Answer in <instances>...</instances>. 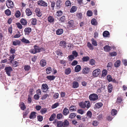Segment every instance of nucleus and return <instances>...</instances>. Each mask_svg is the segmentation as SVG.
Masks as SVG:
<instances>
[{
    "label": "nucleus",
    "mask_w": 127,
    "mask_h": 127,
    "mask_svg": "<svg viewBox=\"0 0 127 127\" xmlns=\"http://www.w3.org/2000/svg\"><path fill=\"white\" fill-rule=\"evenodd\" d=\"M34 48L32 49L30 51V53L33 54H35L37 53L40 52L41 51H44L45 50L44 48H40V47L34 45L33 46Z\"/></svg>",
    "instance_id": "obj_1"
},
{
    "label": "nucleus",
    "mask_w": 127,
    "mask_h": 127,
    "mask_svg": "<svg viewBox=\"0 0 127 127\" xmlns=\"http://www.w3.org/2000/svg\"><path fill=\"white\" fill-rule=\"evenodd\" d=\"M74 21L73 20L69 21L67 23V27L68 28L71 30H74L75 28L74 25Z\"/></svg>",
    "instance_id": "obj_2"
},
{
    "label": "nucleus",
    "mask_w": 127,
    "mask_h": 127,
    "mask_svg": "<svg viewBox=\"0 0 127 127\" xmlns=\"http://www.w3.org/2000/svg\"><path fill=\"white\" fill-rule=\"evenodd\" d=\"M89 99L91 101H95L98 98V95L95 94H91L89 96Z\"/></svg>",
    "instance_id": "obj_3"
},
{
    "label": "nucleus",
    "mask_w": 127,
    "mask_h": 127,
    "mask_svg": "<svg viewBox=\"0 0 127 127\" xmlns=\"http://www.w3.org/2000/svg\"><path fill=\"white\" fill-rule=\"evenodd\" d=\"M4 70L7 75L10 76L11 72L13 70L12 67H6L5 68Z\"/></svg>",
    "instance_id": "obj_4"
},
{
    "label": "nucleus",
    "mask_w": 127,
    "mask_h": 127,
    "mask_svg": "<svg viewBox=\"0 0 127 127\" xmlns=\"http://www.w3.org/2000/svg\"><path fill=\"white\" fill-rule=\"evenodd\" d=\"M100 70L99 69H97L93 71V72L92 75L93 76L96 77L100 74Z\"/></svg>",
    "instance_id": "obj_5"
},
{
    "label": "nucleus",
    "mask_w": 127,
    "mask_h": 127,
    "mask_svg": "<svg viewBox=\"0 0 127 127\" xmlns=\"http://www.w3.org/2000/svg\"><path fill=\"white\" fill-rule=\"evenodd\" d=\"M38 5L44 7H46L48 5L47 3L43 0H39L38 1Z\"/></svg>",
    "instance_id": "obj_6"
},
{
    "label": "nucleus",
    "mask_w": 127,
    "mask_h": 127,
    "mask_svg": "<svg viewBox=\"0 0 127 127\" xmlns=\"http://www.w3.org/2000/svg\"><path fill=\"white\" fill-rule=\"evenodd\" d=\"M7 2L6 5L9 8H11L13 7V2L11 0H8Z\"/></svg>",
    "instance_id": "obj_7"
},
{
    "label": "nucleus",
    "mask_w": 127,
    "mask_h": 127,
    "mask_svg": "<svg viewBox=\"0 0 127 127\" xmlns=\"http://www.w3.org/2000/svg\"><path fill=\"white\" fill-rule=\"evenodd\" d=\"M32 31L31 28L30 27L26 28L24 30L25 34L28 35Z\"/></svg>",
    "instance_id": "obj_8"
},
{
    "label": "nucleus",
    "mask_w": 127,
    "mask_h": 127,
    "mask_svg": "<svg viewBox=\"0 0 127 127\" xmlns=\"http://www.w3.org/2000/svg\"><path fill=\"white\" fill-rule=\"evenodd\" d=\"M79 106L82 108H85V107L88 108L90 106V104H79Z\"/></svg>",
    "instance_id": "obj_9"
},
{
    "label": "nucleus",
    "mask_w": 127,
    "mask_h": 127,
    "mask_svg": "<svg viewBox=\"0 0 127 127\" xmlns=\"http://www.w3.org/2000/svg\"><path fill=\"white\" fill-rule=\"evenodd\" d=\"M90 68L87 67H85L83 69L82 72L84 74H87L90 71Z\"/></svg>",
    "instance_id": "obj_10"
},
{
    "label": "nucleus",
    "mask_w": 127,
    "mask_h": 127,
    "mask_svg": "<svg viewBox=\"0 0 127 127\" xmlns=\"http://www.w3.org/2000/svg\"><path fill=\"white\" fill-rule=\"evenodd\" d=\"M66 42L64 41H61L59 43V45L64 48H65L66 47Z\"/></svg>",
    "instance_id": "obj_11"
},
{
    "label": "nucleus",
    "mask_w": 127,
    "mask_h": 127,
    "mask_svg": "<svg viewBox=\"0 0 127 127\" xmlns=\"http://www.w3.org/2000/svg\"><path fill=\"white\" fill-rule=\"evenodd\" d=\"M35 11L37 15L39 17H40L41 16V13L40 12V10L39 8H36Z\"/></svg>",
    "instance_id": "obj_12"
},
{
    "label": "nucleus",
    "mask_w": 127,
    "mask_h": 127,
    "mask_svg": "<svg viewBox=\"0 0 127 127\" xmlns=\"http://www.w3.org/2000/svg\"><path fill=\"white\" fill-rule=\"evenodd\" d=\"M26 15L28 16H31L32 14V12L29 8H27L26 10Z\"/></svg>",
    "instance_id": "obj_13"
},
{
    "label": "nucleus",
    "mask_w": 127,
    "mask_h": 127,
    "mask_svg": "<svg viewBox=\"0 0 127 127\" xmlns=\"http://www.w3.org/2000/svg\"><path fill=\"white\" fill-rule=\"evenodd\" d=\"M121 64V61L120 60H117L114 63V66L116 67H118L120 66Z\"/></svg>",
    "instance_id": "obj_14"
},
{
    "label": "nucleus",
    "mask_w": 127,
    "mask_h": 127,
    "mask_svg": "<svg viewBox=\"0 0 127 127\" xmlns=\"http://www.w3.org/2000/svg\"><path fill=\"white\" fill-rule=\"evenodd\" d=\"M69 113V110L66 107L65 108L63 111V114L65 116L67 115Z\"/></svg>",
    "instance_id": "obj_15"
},
{
    "label": "nucleus",
    "mask_w": 127,
    "mask_h": 127,
    "mask_svg": "<svg viewBox=\"0 0 127 127\" xmlns=\"http://www.w3.org/2000/svg\"><path fill=\"white\" fill-rule=\"evenodd\" d=\"M71 72V70L69 68H68L65 69L64 71L65 74L67 75L70 74Z\"/></svg>",
    "instance_id": "obj_16"
},
{
    "label": "nucleus",
    "mask_w": 127,
    "mask_h": 127,
    "mask_svg": "<svg viewBox=\"0 0 127 127\" xmlns=\"http://www.w3.org/2000/svg\"><path fill=\"white\" fill-rule=\"evenodd\" d=\"M40 64L41 66L44 67L46 65V62L45 60L44 59H42L40 61Z\"/></svg>",
    "instance_id": "obj_17"
},
{
    "label": "nucleus",
    "mask_w": 127,
    "mask_h": 127,
    "mask_svg": "<svg viewBox=\"0 0 127 127\" xmlns=\"http://www.w3.org/2000/svg\"><path fill=\"white\" fill-rule=\"evenodd\" d=\"M48 20L49 22L50 23H52L54 21V17L51 16H49L48 18Z\"/></svg>",
    "instance_id": "obj_18"
},
{
    "label": "nucleus",
    "mask_w": 127,
    "mask_h": 127,
    "mask_svg": "<svg viewBox=\"0 0 127 127\" xmlns=\"http://www.w3.org/2000/svg\"><path fill=\"white\" fill-rule=\"evenodd\" d=\"M81 69V67L79 65H77L75 68V71L77 72L80 71Z\"/></svg>",
    "instance_id": "obj_19"
},
{
    "label": "nucleus",
    "mask_w": 127,
    "mask_h": 127,
    "mask_svg": "<svg viewBox=\"0 0 127 127\" xmlns=\"http://www.w3.org/2000/svg\"><path fill=\"white\" fill-rule=\"evenodd\" d=\"M21 41L23 43L26 44H29L30 43L29 41L26 39L24 37H23L21 40Z\"/></svg>",
    "instance_id": "obj_20"
},
{
    "label": "nucleus",
    "mask_w": 127,
    "mask_h": 127,
    "mask_svg": "<svg viewBox=\"0 0 127 127\" xmlns=\"http://www.w3.org/2000/svg\"><path fill=\"white\" fill-rule=\"evenodd\" d=\"M13 45L16 46L18 45H20L21 43V41L19 40H16L13 41L12 42Z\"/></svg>",
    "instance_id": "obj_21"
},
{
    "label": "nucleus",
    "mask_w": 127,
    "mask_h": 127,
    "mask_svg": "<svg viewBox=\"0 0 127 127\" xmlns=\"http://www.w3.org/2000/svg\"><path fill=\"white\" fill-rule=\"evenodd\" d=\"M20 22L24 26L26 25L27 23V21L26 20L24 19H21L20 21Z\"/></svg>",
    "instance_id": "obj_22"
},
{
    "label": "nucleus",
    "mask_w": 127,
    "mask_h": 127,
    "mask_svg": "<svg viewBox=\"0 0 127 127\" xmlns=\"http://www.w3.org/2000/svg\"><path fill=\"white\" fill-rule=\"evenodd\" d=\"M77 10V7L75 6H73L70 10V12L71 13H73L75 12Z\"/></svg>",
    "instance_id": "obj_23"
},
{
    "label": "nucleus",
    "mask_w": 127,
    "mask_h": 127,
    "mask_svg": "<svg viewBox=\"0 0 127 127\" xmlns=\"http://www.w3.org/2000/svg\"><path fill=\"white\" fill-rule=\"evenodd\" d=\"M113 88L112 85L111 84H109L107 87L108 92L110 93L111 92L113 89Z\"/></svg>",
    "instance_id": "obj_24"
},
{
    "label": "nucleus",
    "mask_w": 127,
    "mask_h": 127,
    "mask_svg": "<svg viewBox=\"0 0 127 127\" xmlns=\"http://www.w3.org/2000/svg\"><path fill=\"white\" fill-rule=\"evenodd\" d=\"M104 49L105 51L108 52L110 50L111 47L109 45H106L104 47Z\"/></svg>",
    "instance_id": "obj_25"
},
{
    "label": "nucleus",
    "mask_w": 127,
    "mask_h": 127,
    "mask_svg": "<svg viewBox=\"0 0 127 127\" xmlns=\"http://www.w3.org/2000/svg\"><path fill=\"white\" fill-rule=\"evenodd\" d=\"M79 86V84L76 81H74L73 82L72 84L73 87L74 88H77Z\"/></svg>",
    "instance_id": "obj_26"
},
{
    "label": "nucleus",
    "mask_w": 127,
    "mask_h": 127,
    "mask_svg": "<svg viewBox=\"0 0 127 127\" xmlns=\"http://www.w3.org/2000/svg\"><path fill=\"white\" fill-rule=\"evenodd\" d=\"M36 112H32L30 115L29 118L30 119H33L36 117Z\"/></svg>",
    "instance_id": "obj_27"
},
{
    "label": "nucleus",
    "mask_w": 127,
    "mask_h": 127,
    "mask_svg": "<svg viewBox=\"0 0 127 127\" xmlns=\"http://www.w3.org/2000/svg\"><path fill=\"white\" fill-rule=\"evenodd\" d=\"M63 30L62 29H58L56 31V34L58 35L61 34L63 33Z\"/></svg>",
    "instance_id": "obj_28"
},
{
    "label": "nucleus",
    "mask_w": 127,
    "mask_h": 127,
    "mask_svg": "<svg viewBox=\"0 0 127 127\" xmlns=\"http://www.w3.org/2000/svg\"><path fill=\"white\" fill-rule=\"evenodd\" d=\"M31 23L33 25H35L36 24L37 20L35 18H32L31 19Z\"/></svg>",
    "instance_id": "obj_29"
},
{
    "label": "nucleus",
    "mask_w": 127,
    "mask_h": 127,
    "mask_svg": "<svg viewBox=\"0 0 127 127\" xmlns=\"http://www.w3.org/2000/svg\"><path fill=\"white\" fill-rule=\"evenodd\" d=\"M55 78V77L54 75L48 76L46 77V78L50 81L54 80Z\"/></svg>",
    "instance_id": "obj_30"
},
{
    "label": "nucleus",
    "mask_w": 127,
    "mask_h": 127,
    "mask_svg": "<svg viewBox=\"0 0 127 127\" xmlns=\"http://www.w3.org/2000/svg\"><path fill=\"white\" fill-rule=\"evenodd\" d=\"M109 34L110 33L109 32L107 31H104L103 33V36L104 37H108Z\"/></svg>",
    "instance_id": "obj_31"
},
{
    "label": "nucleus",
    "mask_w": 127,
    "mask_h": 127,
    "mask_svg": "<svg viewBox=\"0 0 127 127\" xmlns=\"http://www.w3.org/2000/svg\"><path fill=\"white\" fill-rule=\"evenodd\" d=\"M91 22L92 24L94 25H96L97 24L96 20L94 18L92 19Z\"/></svg>",
    "instance_id": "obj_32"
},
{
    "label": "nucleus",
    "mask_w": 127,
    "mask_h": 127,
    "mask_svg": "<svg viewBox=\"0 0 127 127\" xmlns=\"http://www.w3.org/2000/svg\"><path fill=\"white\" fill-rule=\"evenodd\" d=\"M63 127H66L69 125L68 121L67 120H65L64 122H63Z\"/></svg>",
    "instance_id": "obj_33"
},
{
    "label": "nucleus",
    "mask_w": 127,
    "mask_h": 127,
    "mask_svg": "<svg viewBox=\"0 0 127 127\" xmlns=\"http://www.w3.org/2000/svg\"><path fill=\"white\" fill-rule=\"evenodd\" d=\"M41 89L44 90L48 89V86L46 84H43L42 86Z\"/></svg>",
    "instance_id": "obj_34"
},
{
    "label": "nucleus",
    "mask_w": 127,
    "mask_h": 127,
    "mask_svg": "<svg viewBox=\"0 0 127 127\" xmlns=\"http://www.w3.org/2000/svg\"><path fill=\"white\" fill-rule=\"evenodd\" d=\"M87 46L91 50H93L94 49L93 46L89 42L87 43Z\"/></svg>",
    "instance_id": "obj_35"
},
{
    "label": "nucleus",
    "mask_w": 127,
    "mask_h": 127,
    "mask_svg": "<svg viewBox=\"0 0 127 127\" xmlns=\"http://www.w3.org/2000/svg\"><path fill=\"white\" fill-rule=\"evenodd\" d=\"M61 0H58L57 1L56 6L60 8L61 6V4L62 3Z\"/></svg>",
    "instance_id": "obj_36"
},
{
    "label": "nucleus",
    "mask_w": 127,
    "mask_h": 127,
    "mask_svg": "<svg viewBox=\"0 0 127 127\" xmlns=\"http://www.w3.org/2000/svg\"><path fill=\"white\" fill-rule=\"evenodd\" d=\"M90 59L89 57L88 56H85L83 57L82 60L83 62H87Z\"/></svg>",
    "instance_id": "obj_37"
},
{
    "label": "nucleus",
    "mask_w": 127,
    "mask_h": 127,
    "mask_svg": "<svg viewBox=\"0 0 127 127\" xmlns=\"http://www.w3.org/2000/svg\"><path fill=\"white\" fill-rule=\"evenodd\" d=\"M70 111H74L76 110V108L75 106L72 105L69 108Z\"/></svg>",
    "instance_id": "obj_38"
},
{
    "label": "nucleus",
    "mask_w": 127,
    "mask_h": 127,
    "mask_svg": "<svg viewBox=\"0 0 127 127\" xmlns=\"http://www.w3.org/2000/svg\"><path fill=\"white\" fill-rule=\"evenodd\" d=\"M56 114L55 113H53L51 115V117L49 119V120L50 121H52L55 118Z\"/></svg>",
    "instance_id": "obj_39"
},
{
    "label": "nucleus",
    "mask_w": 127,
    "mask_h": 127,
    "mask_svg": "<svg viewBox=\"0 0 127 127\" xmlns=\"http://www.w3.org/2000/svg\"><path fill=\"white\" fill-rule=\"evenodd\" d=\"M117 111L115 109H113L111 112V114L112 116L116 115L117 113Z\"/></svg>",
    "instance_id": "obj_40"
},
{
    "label": "nucleus",
    "mask_w": 127,
    "mask_h": 127,
    "mask_svg": "<svg viewBox=\"0 0 127 127\" xmlns=\"http://www.w3.org/2000/svg\"><path fill=\"white\" fill-rule=\"evenodd\" d=\"M92 41V44L95 46H96L97 45V43L96 41L94 38H93L91 40Z\"/></svg>",
    "instance_id": "obj_41"
},
{
    "label": "nucleus",
    "mask_w": 127,
    "mask_h": 127,
    "mask_svg": "<svg viewBox=\"0 0 127 127\" xmlns=\"http://www.w3.org/2000/svg\"><path fill=\"white\" fill-rule=\"evenodd\" d=\"M76 116V113H72L70 114L69 116V118L72 119L74 118Z\"/></svg>",
    "instance_id": "obj_42"
},
{
    "label": "nucleus",
    "mask_w": 127,
    "mask_h": 127,
    "mask_svg": "<svg viewBox=\"0 0 127 127\" xmlns=\"http://www.w3.org/2000/svg\"><path fill=\"white\" fill-rule=\"evenodd\" d=\"M86 115L89 118H91L92 116V113L90 111H89L87 112Z\"/></svg>",
    "instance_id": "obj_43"
},
{
    "label": "nucleus",
    "mask_w": 127,
    "mask_h": 127,
    "mask_svg": "<svg viewBox=\"0 0 127 127\" xmlns=\"http://www.w3.org/2000/svg\"><path fill=\"white\" fill-rule=\"evenodd\" d=\"M63 122L62 121H59L58 122L57 125V127H63Z\"/></svg>",
    "instance_id": "obj_44"
},
{
    "label": "nucleus",
    "mask_w": 127,
    "mask_h": 127,
    "mask_svg": "<svg viewBox=\"0 0 127 127\" xmlns=\"http://www.w3.org/2000/svg\"><path fill=\"white\" fill-rule=\"evenodd\" d=\"M24 69L25 71H28L31 68L30 66L29 65H25L24 66Z\"/></svg>",
    "instance_id": "obj_45"
},
{
    "label": "nucleus",
    "mask_w": 127,
    "mask_h": 127,
    "mask_svg": "<svg viewBox=\"0 0 127 127\" xmlns=\"http://www.w3.org/2000/svg\"><path fill=\"white\" fill-rule=\"evenodd\" d=\"M15 57V55L14 54H12L9 57V60L10 61V62L11 63Z\"/></svg>",
    "instance_id": "obj_46"
},
{
    "label": "nucleus",
    "mask_w": 127,
    "mask_h": 127,
    "mask_svg": "<svg viewBox=\"0 0 127 127\" xmlns=\"http://www.w3.org/2000/svg\"><path fill=\"white\" fill-rule=\"evenodd\" d=\"M107 71L106 69H103L102 71V76L103 77H105L107 75Z\"/></svg>",
    "instance_id": "obj_47"
},
{
    "label": "nucleus",
    "mask_w": 127,
    "mask_h": 127,
    "mask_svg": "<svg viewBox=\"0 0 127 127\" xmlns=\"http://www.w3.org/2000/svg\"><path fill=\"white\" fill-rule=\"evenodd\" d=\"M71 5V3L70 1L69 0H67L65 1V5L66 6L68 7L69 6H70Z\"/></svg>",
    "instance_id": "obj_48"
},
{
    "label": "nucleus",
    "mask_w": 127,
    "mask_h": 127,
    "mask_svg": "<svg viewBox=\"0 0 127 127\" xmlns=\"http://www.w3.org/2000/svg\"><path fill=\"white\" fill-rule=\"evenodd\" d=\"M5 14L7 16H9L11 14V11L9 9H7L5 11Z\"/></svg>",
    "instance_id": "obj_49"
},
{
    "label": "nucleus",
    "mask_w": 127,
    "mask_h": 127,
    "mask_svg": "<svg viewBox=\"0 0 127 127\" xmlns=\"http://www.w3.org/2000/svg\"><path fill=\"white\" fill-rule=\"evenodd\" d=\"M19 106L20 107L21 110H25L26 108V107L24 104H20Z\"/></svg>",
    "instance_id": "obj_50"
},
{
    "label": "nucleus",
    "mask_w": 127,
    "mask_h": 127,
    "mask_svg": "<svg viewBox=\"0 0 127 127\" xmlns=\"http://www.w3.org/2000/svg\"><path fill=\"white\" fill-rule=\"evenodd\" d=\"M92 124L94 126H96L98 125V122L96 120L93 121L92 122Z\"/></svg>",
    "instance_id": "obj_51"
},
{
    "label": "nucleus",
    "mask_w": 127,
    "mask_h": 127,
    "mask_svg": "<svg viewBox=\"0 0 127 127\" xmlns=\"http://www.w3.org/2000/svg\"><path fill=\"white\" fill-rule=\"evenodd\" d=\"M19 63L16 61H14L12 63V66L14 67H16L18 66Z\"/></svg>",
    "instance_id": "obj_52"
},
{
    "label": "nucleus",
    "mask_w": 127,
    "mask_h": 127,
    "mask_svg": "<svg viewBox=\"0 0 127 127\" xmlns=\"http://www.w3.org/2000/svg\"><path fill=\"white\" fill-rule=\"evenodd\" d=\"M51 3V6L52 8V9L53 10L54 9V7L55 5V3L54 1H50Z\"/></svg>",
    "instance_id": "obj_53"
},
{
    "label": "nucleus",
    "mask_w": 127,
    "mask_h": 127,
    "mask_svg": "<svg viewBox=\"0 0 127 127\" xmlns=\"http://www.w3.org/2000/svg\"><path fill=\"white\" fill-rule=\"evenodd\" d=\"M76 16L79 19H81L82 17V14L81 13H77Z\"/></svg>",
    "instance_id": "obj_54"
},
{
    "label": "nucleus",
    "mask_w": 127,
    "mask_h": 127,
    "mask_svg": "<svg viewBox=\"0 0 127 127\" xmlns=\"http://www.w3.org/2000/svg\"><path fill=\"white\" fill-rule=\"evenodd\" d=\"M52 68L50 67H48L46 69V72L47 74L50 73L51 72Z\"/></svg>",
    "instance_id": "obj_55"
},
{
    "label": "nucleus",
    "mask_w": 127,
    "mask_h": 127,
    "mask_svg": "<svg viewBox=\"0 0 127 127\" xmlns=\"http://www.w3.org/2000/svg\"><path fill=\"white\" fill-rule=\"evenodd\" d=\"M17 27L19 29H21L22 28L23 26L21 24L19 23H16Z\"/></svg>",
    "instance_id": "obj_56"
},
{
    "label": "nucleus",
    "mask_w": 127,
    "mask_h": 127,
    "mask_svg": "<svg viewBox=\"0 0 127 127\" xmlns=\"http://www.w3.org/2000/svg\"><path fill=\"white\" fill-rule=\"evenodd\" d=\"M123 101L122 98L121 97H118L117 99V102L120 103Z\"/></svg>",
    "instance_id": "obj_57"
},
{
    "label": "nucleus",
    "mask_w": 127,
    "mask_h": 127,
    "mask_svg": "<svg viewBox=\"0 0 127 127\" xmlns=\"http://www.w3.org/2000/svg\"><path fill=\"white\" fill-rule=\"evenodd\" d=\"M21 15V13L20 11L19 10H18L16 11L15 15L16 18L19 17Z\"/></svg>",
    "instance_id": "obj_58"
},
{
    "label": "nucleus",
    "mask_w": 127,
    "mask_h": 127,
    "mask_svg": "<svg viewBox=\"0 0 127 127\" xmlns=\"http://www.w3.org/2000/svg\"><path fill=\"white\" fill-rule=\"evenodd\" d=\"M87 14L89 16H91L93 15V12L89 10L87 11Z\"/></svg>",
    "instance_id": "obj_59"
},
{
    "label": "nucleus",
    "mask_w": 127,
    "mask_h": 127,
    "mask_svg": "<svg viewBox=\"0 0 127 127\" xmlns=\"http://www.w3.org/2000/svg\"><path fill=\"white\" fill-rule=\"evenodd\" d=\"M37 119L38 121L39 122H41L43 120V118L42 116L38 115L37 116Z\"/></svg>",
    "instance_id": "obj_60"
},
{
    "label": "nucleus",
    "mask_w": 127,
    "mask_h": 127,
    "mask_svg": "<svg viewBox=\"0 0 127 127\" xmlns=\"http://www.w3.org/2000/svg\"><path fill=\"white\" fill-rule=\"evenodd\" d=\"M68 57L69 58V60L70 61L73 60L75 58L74 56L72 55L68 56Z\"/></svg>",
    "instance_id": "obj_61"
},
{
    "label": "nucleus",
    "mask_w": 127,
    "mask_h": 127,
    "mask_svg": "<svg viewBox=\"0 0 127 127\" xmlns=\"http://www.w3.org/2000/svg\"><path fill=\"white\" fill-rule=\"evenodd\" d=\"M47 111V110L46 108L42 109L40 110V112L42 114L45 113Z\"/></svg>",
    "instance_id": "obj_62"
},
{
    "label": "nucleus",
    "mask_w": 127,
    "mask_h": 127,
    "mask_svg": "<svg viewBox=\"0 0 127 127\" xmlns=\"http://www.w3.org/2000/svg\"><path fill=\"white\" fill-rule=\"evenodd\" d=\"M48 96V95L47 94L43 95L41 97V99L42 100L45 99Z\"/></svg>",
    "instance_id": "obj_63"
},
{
    "label": "nucleus",
    "mask_w": 127,
    "mask_h": 127,
    "mask_svg": "<svg viewBox=\"0 0 127 127\" xmlns=\"http://www.w3.org/2000/svg\"><path fill=\"white\" fill-rule=\"evenodd\" d=\"M62 116L63 115L61 113H59L57 115V118L58 119H60L62 118Z\"/></svg>",
    "instance_id": "obj_64"
}]
</instances>
